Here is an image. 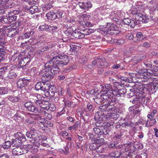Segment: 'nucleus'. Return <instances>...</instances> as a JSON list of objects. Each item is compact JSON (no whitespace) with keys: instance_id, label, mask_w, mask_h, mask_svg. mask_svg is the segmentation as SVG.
Returning a JSON list of instances; mask_svg holds the SVG:
<instances>
[{"instance_id":"f257e3e1","label":"nucleus","mask_w":158,"mask_h":158,"mask_svg":"<svg viewBox=\"0 0 158 158\" xmlns=\"http://www.w3.org/2000/svg\"><path fill=\"white\" fill-rule=\"evenodd\" d=\"M109 81L110 83H109V94L112 95V101H114L115 100V97H120L122 94H123L125 92L123 91L121 92V90L120 91L117 90L116 87L117 84L118 83L116 81V80L110 77H109Z\"/></svg>"},{"instance_id":"f03ea898","label":"nucleus","mask_w":158,"mask_h":158,"mask_svg":"<svg viewBox=\"0 0 158 158\" xmlns=\"http://www.w3.org/2000/svg\"><path fill=\"white\" fill-rule=\"evenodd\" d=\"M56 55V54L53 52L50 54H48L47 57L50 59L52 58V60L60 67L66 65L68 63L69 60L67 56L64 55L60 57Z\"/></svg>"},{"instance_id":"7ed1b4c3","label":"nucleus","mask_w":158,"mask_h":158,"mask_svg":"<svg viewBox=\"0 0 158 158\" xmlns=\"http://www.w3.org/2000/svg\"><path fill=\"white\" fill-rule=\"evenodd\" d=\"M21 22L17 21L13 23L10 26L11 27L6 30V33L8 36L10 37H13L18 33V29L21 24Z\"/></svg>"},{"instance_id":"20e7f679","label":"nucleus","mask_w":158,"mask_h":158,"mask_svg":"<svg viewBox=\"0 0 158 158\" xmlns=\"http://www.w3.org/2000/svg\"><path fill=\"white\" fill-rule=\"evenodd\" d=\"M14 135L16 138L12 140L11 143L13 147L16 148L19 147L22 142L25 141L26 140L25 135L20 132H17Z\"/></svg>"},{"instance_id":"39448f33","label":"nucleus","mask_w":158,"mask_h":158,"mask_svg":"<svg viewBox=\"0 0 158 158\" xmlns=\"http://www.w3.org/2000/svg\"><path fill=\"white\" fill-rule=\"evenodd\" d=\"M58 65L52 60V58L51 60L47 62L45 64L44 67L46 69H48V70H50L51 73L54 75L59 72Z\"/></svg>"},{"instance_id":"423d86ee","label":"nucleus","mask_w":158,"mask_h":158,"mask_svg":"<svg viewBox=\"0 0 158 158\" xmlns=\"http://www.w3.org/2000/svg\"><path fill=\"white\" fill-rule=\"evenodd\" d=\"M47 81L44 82H43V85L42 86V90L46 92L45 96L47 97L48 95L52 96L54 95L55 90L54 89L55 88L54 86H52L49 84L47 83Z\"/></svg>"},{"instance_id":"0eeeda50","label":"nucleus","mask_w":158,"mask_h":158,"mask_svg":"<svg viewBox=\"0 0 158 158\" xmlns=\"http://www.w3.org/2000/svg\"><path fill=\"white\" fill-rule=\"evenodd\" d=\"M108 63L105 62V58L104 57L101 58H97L94 60L93 61L91 65H89L88 67L92 68L91 67L95 68L98 67H100L103 65L107 66Z\"/></svg>"},{"instance_id":"6e6552de","label":"nucleus","mask_w":158,"mask_h":158,"mask_svg":"<svg viewBox=\"0 0 158 158\" xmlns=\"http://www.w3.org/2000/svg\"><path fill=\"white\" fill-rule=\"evenodd\" d=\"M87 17L86 14L80 15L78 16L80 24L84 27H90L93 26V24L91 23L88 22L86 21Z\"/></svg>"},{"instance_id":"1a4fd4ad","label":"nucleus","mask_w":158,"mask_h":158,"mask_svg":"<svg viewBox=\"0 0 158 158\" xmlns=\"http://www.w3.org/2000/svg\"><path fill=\"white\" fill-rule=\"evenodd\" d=\"M24 106L27 110L30 112L35 113H37L38 112L37 108L31 102H28L25 103Z\"/></svg>"},{"instance_id":"9d476101","label":"nucleus","mask_w":158,"mask_h":158,"mask_svg":"<svg viewBox=\"0 0 158 158\" xmlns=\"http://www.w3.org/2000/svg\"><path fill=\"white\" fill-rule=\"evenodd\" d=\"M109 25H110L109 26V30L110 31L109 32V35H116L121 33L119 29L115 24L109 23Z\"/></svg>"},{"instance_id":"9b49d317","label":"nucleus","mask_w":158,"mask_h":158,"mask_svg":"<svg viewBox=\"0 0 158 158\" xmlns=\"http://www.w3.org/2000/svg\"><path fill=\"white\" fill-rule=\"evenodd\" d=\"M123 22L125 24L130 25L131 28H133L135 25L139 24V21L131 19L129 18H125L123 19Z\"/></svg>"},{"instance_id":"f8f14e48","label":"nucleus","mask_w":158,"mask_h":158,"mask_svg":"<svg viewBox=\"0 0 158 158\" xmlns=\"http://www.w3.org/2000/svg\"><path fill=\"white\" fill-rule=\"evenodd\" d=\"M150 70H146V71L143 72L139 73H140V77L143 79V81H146L147 80L150 79L151 76H152L151 74V72Z\"/></svg>"},{"instance_id":"ddd939ff","label":"nucleus","mask_w":158,"mask_h":158,"mask_svg":"<svg viewBox=\"0 0 158 158\" xmlns=\"http://www.w3.org/2000/svg\"><path fill=\"white\" fill-rule=\"evenodd\" d=\"M30 81V80H27L24 78L19 79L17 82V86L18 88H22L26 86L28 83Z\"/></svg>"},{"instance_id":"4468645a","label":"nucleus","mask_w":158,"mask_h":158,"mask_svg":"<svg viewBox=\"0 0 158 158\" xmlns=\"http://www.w3.org/2000/svg\"><path fill=\"white\" fill-rule=\"evenodd\" d=\"M12 153L14 155L16 156L20 155L25 153V149L22 147H16L13 149Z\"/></svg>"},{"instance_id":"2eb2a0df","label":"nucleus","mask_w":158,"mask_h":158,"mask_svg":"<svg viewBox=\"0 0 158 158\" xmlns=\"http://www.w3.org/2000/svg\"><path fill=\"white\" fill-rule=\"evenodd\" d=\"M54 77V75L52 73L51 71L46 72L43 75L42 77V79L44 81H48L51 80Z\"/></svg>"},{"instance_id":"dca6fc26","label":"nucleus","mask_w":158,"mask_h":158,"mask_svg":"<svg viewBox=\"0 0 158 158\" xmlns=\"http://www.w3.org/2000/svg\"><path fill=\"white\" fill-rule=\"evenodd\" d=\"M93 130L95 133L97 135H101L104 134L105 135L108 134L109 133V130L108 128H104L103 131L99 128L94 127Z\"/></svg>"},{"instance_id":"f3484780","label":"nucleus","mask_w":158,"mask_h":158,"mask_svg":"<svg viewBox=\"0 0 158 158\" xmlns=\"http://www.w3.org/2000/svg\"><path fill=\"white\" fill-rule=\"evenodd\" d=\"M79 5L81 8L85 9L90 8L92 6L91 3L89 2H79Z\"/></svg>"},{"instance_id":"a211bd4d","label":"nucleus","mask_w":158,"mask_h":158,"mask_svg":"<svg viewBox=\"0 0 158 158\" xmlns=\"http://www.w3.org/2000/svg\"><path fill=\"white\" fill-rule=\"evenodd\" d=\"M138 17L135 19L136 20L142 22L143 23H147L149 21V19L145 16H143L142 14H139Z\"/></svg>"},{"instance_id":"6ab92c4d","label":"nucleus","mask_w":158,"mask_h":158,"mask_svg":"<svg viewBox=\"0 0 158 158\" xmlns=\"http://www.w3.org/2000/svg\"><path fill=\"white\" fill-rule=\"evenodd\" d=\"M112 95L109 94V111H113L115 109V107L114 105L115 102L116 100V98H115V100L114 101H111L112 100Z\"/></svg>"},{"instance_id":"aec40b11","label":"nucleus","mask_w":158,"mask_h":158,"mask_svg":"<svg viewBox=\"0 0 158 158\" xmlns=\"http://www.w3.org/2000/svg\"><path fill=\"white\" fill-rule=\"evenodd\" d=\"M40 10L37 6H33L27 10V12L31 14L39 12Z\"/></svg>"},{"instance_id":"412c9836","label":"nucleus","mask_w":158,"mask_h":158,"mask_svg":"<svg viewBox=\"0 0 158 158\" xmlns=\"http://www.w3.org/2000/svg\"><path fill=\"white\" fill-rule=\"evenodd\" d=\"M139 99V102L142 104L146 105L148 103H149V98L147 97H145L141 94L140 95V98Z\"/></svg>"},{"instance_id":"4be33fe9","label":"nucleus","mask_w":158,"mask_h":158,"mask_svg":"<svg viewBox=\"0 0 158 158\" xmlns=\"http://www.w3.org/2000/svg\"><path fill=\"white\" fill-rule=\"evenodd\" d=\"M73 36L75 38L78 39H81L85 37L84 33L78 31L76 30L74 31L73 33Z\"/></svg>"},{"instance_id":"5701e85b","label":"nucleus","mask_w":158,"mask_h":158,"mask_svg":"<svg viewBox=\"0 0 158 158\" xmlns=\"http://www.w3.org/2000/svg\"><path fill=\"white\" fill-rule=\"evenodd\" d=\"M149 90L152 92V94H155L158 90V84L156 83H153L150 87H149Z\"/></svg>"},{"instance_id":"b1692460","label":"nucleus","mask_w":158,"mask_h":158,"mask_svg":"<svg viewBox=\"0 0 158 158\" xmlns=\"http://www.w3.org/2000/svg\"><path fill=\"white\" fill-rule=\"evenodd\" d=\"M47 139V138L46 137H44L43 138H41L40 139L38 140L35 141L36 143H38L39 145H41L43 146L47 147L48 146V145L45 143L44 142Z\"/></svg>"},{"instance_id":"393cba45","label":"nucleus","mask_w":158,"mask_h":158,"mask_svg":"<svg viewBox=\"0 0 158 158\" xmlns=\"http://www.w3.org/2000/svg\"><path fill=\"white\" fill-rule=\"evenodd\" d=\"M35 103L38 106H39L41 108L43 109H46V107H43V105L44 104H45L46 105H48V101H45L44 100H36L35 102Z\"/></svg>"},{"instance_id":"a878e982","label":"nucleus","mask_w":158,"mask_h":158,"mask_svg":"<svg viewBox=\"0 0 158 158\" xmlns=\"http://www.w3.org/2000/svg\"><path fill=\"white\" fill-rule=\"evenodd\" d=\"M149 70L152 71L150 72L152 76H158V68L157 66H153L151 68V69H149Z\"/></svg>"},{"instance_id":"bb28decb","label":"nucleus","mask_w":158,"mask_h":158,"mask_svg":"<svg viewBox=\"0 0 158 158\" xmlns=\"http://www.w3.org/2000/svg\"><path fill=\"white\" fill-rule=\"evenodd\" d=\"M23 148L25 149V153H27V151H30L31 152H33L34 153L35 152L32 151L33 149L35 150V152H36L37 150V149L36 148H33V146L31 145H27L25 146L24 147H23Z\"/></svg>"},{"instance_id":"cd10ccee","label":"nucleus","mask_w":158,"mask_h":158,"mask_svg":"<svg viewBox=\"0 0 158 158\" xmlns=\"http://www.w3.org/2000/svg\"><path fill=\"white\" fill-rule=\"evenodd\" d=\"M48 27L49 25L45 23H44L39 27L38 30L39 31H48Z\"/></svg>"},{"instance_id":"c85d7f7f","label":"nucleus","mask_w":158,"mask_h":158,"mask_svg":"<svg viewBox=\"0 0 158 158\" xmlns=\"http://www.w3.org/2000/svg\"><path fill=\"white\" fill-rule=\"evenodd\" d=\"M122 135L120 131H118L116 132H114V134L112 136H113V141L114 140H118L121 138Z\"/></svg>"},{"instance_id":"c756f323","label":"nucleus","mask_w":158,"mask_h":158,"mask_svg":"<svg viewBox=\"0 0 158 158\" xmlns=\"http://www.w3.org/2000/svg\"><path fill=\"white\" fill-rule=\"evenodd\" d=\"M46 16L48 19L51 20H54L56 19V13L52 12H49L48 13Z\"/></svg>"},{"instance_id":"7c9ffc66","label":"nucleus","mask_w":158,"mask_h":158,"mask_svg":"<svg viewBox=\"0 0 158 158\" xmlns=\"http://www.w3.org/2000/svg\"><path fill=\"white\" fill-rule=\"evenodd\" d=\"M17 76L16 73L13 71H10L8 73L7 77L10 79H15Z\"/></svg>"},{"instance_id":"2f4dec72","label":"nucleus","mask_w":158,"mask_h":158,"mask_svg":"<svg viewBox=\"0 0 158 158\" xmlns=\"http://www.w3.org/2000/svg\"><path fill=\"white\" fill-rule=\"evenodd\" d=\"M6 6H4L2 2H0V14H3L4 13L5 10L7 9L10 8L11 6H8L6 5Z\"/></svg>"},{"instance_id":"473e14b6","label":"nucleus","mask_w":158,"mask_h":158,"mask_svg":"<svg viewBox=\"0 0 158 158\" xmlns=\"http://www.w3.org/2000/svg\"><path fill=\"white\" fill-rule=\"evenodd\" d=\"M104 139L103 138L100 139L99 137L94 138L93 140H92V141L95 142L98 146H99V144H102L103 141Z\"/></svg>"},{"instance_id":"72a5a7b5","label":"nucleus","mask_w":158,"mask_h":158,"mask_svg":"<svg viewBox=\"0 0 158 158\" xmlns=\"http://www.w3.org/2000/svg\"><path fill=\"white\" fill-rule=\"evenodd\" d=\"M34 32L33 30H31L28 32H26L22 36L23 39L29 38L31 35H32Z\"/></svg>"},{"instance_id":"f704fd0d","label":"nucleus","mask_w":158,"mask_h":158,"mask_svg":"<svg viewBox=\"0 0 158 158\" xmlns=\"http://www.w3.org/2000/svg\"><path fill=\"white\" fill-rule=\"evenodd\" d=\"M52 6V3H50L43 5L42 8L44 11H47L51 8Z\"/></svg>"},{"instance_id":"c9c22d12","label":"nucleus","mask_w":158,"mask_h":158,"mask_svg":"<svg viewBox=\"0 0 158 158\" xmlns=\"http://www.w3.org/2000/svg\"><path fill=\"white\" fill-rule=\"evenodd\" d=\"M8 15L9 21L10 23L15 20L17 19V16L16 15H13L11 13L9 12Z\"/></svg>"},{"instance_id":"e433bc0d","label":"nucleus","mask_w":158,"mask_h":158,"mask_svg":"<svg viewBox=\"0 0 158 158\" xmlns=\"http://www.w3.org/2000/svg\"><path fill=\"white\" fill-rule=\"evenodd\" d=\"M8 99L13 102H15L19 101L20 98L19 96H10L9 97Z\"/></svg>"},{"instance_id":"4c0bfd02","label":"nucleus","mask_w":158,"mask_h":158,"mask_svg":"<svg viewBox=\"0 0 158 158\" xmlns=\"http://www.w3.org/2000/svg\"><path fill=\"white\" fill-rule=\"evenodd\" d=\"M9 0H0V2H2L4 6H11L10 8L12 7L13 4L12 2H9Z\"/></svg>"},{"instance_id":"58836bf2","label":"nucleus","mask_w":158,"mask_h":158,"mask_svg":"<svg viewBox=\"0 0 158 158\" xmlns=\"http://www.w3.org/2000/svg\"><path fill=\"white\" fill-rule=\"evenodd\" d=\"M72 143L71 142H68L67 145L65 148V151H62V153H64L66 155L68 154L69 153V149Z\"/></svg>"},{"instance_id":"ea45409f","label":"nucleus","mask_w":158,"mask_h":158,"mask_svg":"<svg viewBox=\"0 0 158 158\" xmlns=\"http://www.w3.org/2000/svg\"><path fill=\"white\" fill-rule=\"evenodd\" d=\"M1 19V22L3 23L10 24V22L9 21L8 17L7 18L6 16H2Z\"/></svg>"},{"instance_id":"a19ab883","label":"nucleus","mask_w":158,"mask_h":158,"mask_svg":"<svg viewBox=\"0 0 158 158\" xmlns=\"http://www.w3.org/2000/svg\"><path fill=\"white\" fill-rule=\"evenodd\" d=\"M141 95V94H139L137 96H134L133 97V99L132 101L131 100L130 101V102H132L133 104L137 102H139V99H140Z\"/></svg>"},{"instance_id":"79ce46f5","label":"nucleus","mask_w":158,"mask_h":158,"mask_svg":"<svg viewBox=\"0 0 158 158\" xmlns=\"http://www.w3.org/2000/svg\"><path fill=\"white\" fill-rule=\"evenodd\" d=\"M98 146L95 142L92 141V143L89 144V147L91 150L96 151V148H97V147Z\"/></svg>"},{"instance_id":"37998d69","label":"nucleus","mask_w":158,"mask_h":158,"mask_svg":"<svg viewBox=\"0 0 158 158\" xmlns=\"http://www.w3.org/2000/svg\"><path fill=\"white\" fill-rule=\"evenodd\" d=\"M74 31H73V29L70 27L67 29L65 31V33L68 36H70L72 35L73 36V33Z\"/></svg>"},{"instance_id":"c03bdc74","label":"nucleus","mask_w":158,"mask_h":158,"mask_svg":"<svg viewBox=\"0 0 158 158\" xmlns=\"http://www.w3.org/2000/svg\"><path fill=\"white\" fill-rule=\"evenodd\" d=\"M157 110L155 109L152 110V111L150 112V114L148 115V117L150 119L152 118L155 115V114L157 113Z\"/></svg>"},{"instance_id":"a18cd8bd","label":"nucleus","mask_w":158,"mask_h":158,"mask_svg":"<svg viewBox=\"0 0 158 158\" xmlns=\"http://www.w3.org/2000/svg\"><path fill=\"white\" fill-rule=\"evenodd\" d=\"M12 144L10 141H6L2 145L3 148L4 149H8L9 148Z\"/></svg>"},{"instance_id":"49530a36","label":"nucleus","mask_w":158,"mask_h":158,"mask_svg":"<svg viewBox=\"0 0 158 158\" xmlns=\"http://www.w3.org/2000/svg\"><path fill=\"white\" fill-rule=\"evenodd\" d=\"M118 114L115 113H113L110 112L109 113V120L111 119H115L118 118Z\"/></svg>"},{"instance_id":"de8ad7c7","label":"nucleus","mask_w":158,"mask_h":158,"mask_svg":"<svg viewBox=\"0 0 158 158\" xmlns=\"http://www.w3.org/2000/svg\"><path fill=\"white\" fill-rule=\"evenodd\" d=\"M84 35L85 36V35H88L91 33H93L94 32V30L92 29H86L84 31Z\"/></svg>"},{"instance_id":"09e8293b","label":"nucleus","mask_w":158,"mask_h":158,"mask_svg":"<svg viewBox=\"0 0 158 158\" xmlns=\"http://www.w3.org/2000/svg\"><path fill=\"white\" fill-rule=\"evenodd\" d=\"M7 66H5L0 69V78L7 71Z\"/></svg>"},{"instance_id":"8fccbe9b","label":"nucleus","mask_w":158,"mask_h":158,"mask_svg":"<svg viewBox=\"0 0 158 158\" xmlns=\"http://www.w3.org/2000/svg\"><path fill=\"white\" fill-rule=\"evenodd\" d=\"M136 36L138 40H143V35L142 32H137L136 35Z\"/></svg>"},{"instance_id":"3c124183","label":"nucleus","mask_w":158,"mask_h":158,"mask_svg":"<svg viewBox=\"0 0 158 158\" xmlns=\"http://www.w3.org/2000/svg\"><path fill=\"white\" fill-rule=\"evenodd\" d=\"M103 151V146L102 144H99L97 147L96 151L98 153L102 152Z\"/></svg>"},{"instance_id":"603ef678","label":"nucleus","mask_w":158,"mask_h":158,"mask_svg":"<svg viewBox=\"0 0 158 158\" xmlns=\"http://www.w3.org/2000/svg\"><path fill=\"white\" fill-rule=\"evenodd\" d=\"M114 41L116 42L115 44L118 45L122 44L124 43V40L122 38H119L118 39H116Z\"/></svg>"},{"instance_id":"864d4df0","label":"nucleus","mask_w":158,"mask_h":158,"mask_svg":"<svg viewBox=\"0 0 158 158\" xmlns=\"http://www.w3.org/2000/svg\"><path fill=\"white\" fill-rule=\"evenodd\" d=\"M43 85V82H38L35 85V88L36 90H39L40 89L42 90V86Z\"/></svg>"},{"instance_id":"5fc2aeb1","label":"nucleus","mask_w":158,"mask_h":158,"mask_svg":"<svg viewBox=\"0 0 158 158\" xmlns=\"http://www.w3.org/2000/svg\"><path fill=\"white\" fill-rule=\"evenodd\" d=\"M35 116V115H32L31 117L29 118H28L27 119H26V121L27 123H33L34 122V119L33 118Z\"/></svg>"},{"instance_id":"6e6d98bb","label":"nucleus","mask_w":158,"mask_h":158,"mask_svg":"<svg viewBox=\"0 0 158 158\" xmlns=\"http://www.w3.org/2000/svg\"><path fill=\"white\" fill-rule=\"evenodd\" d=\"M80 123L79 121H77L74 124L73 126V129L76 130L80 126Z\"/></svg>"},{"instance_id":"4d7b16f0","label":"nucleus","mask_w":158,"mask_h":158,"mask_svg":"<svg viewBox=\"0 0 158 158\" xmlns=\"http://www.w3.org/2000/svg\"><path fill=\"white\" fill-rule=\"evenodd\" d=\"M57 29V27L56 26H54L53 25H49L48 31H52L56 30Z\"/></svg>"},{"instance_id":"13d9d810","label":"nucleus","mask_w":158,"mask_h":158,"mask_svg":"<svg viewBox=\"0 0 158 158\" xmlns=\"http://www.w3.org/2000/svg\"><path fill=\"white\" fill-rule=\"evenodd\" d=\"M37 94L36 93L31 94L30 96V98L35 102L36 100H38L37 99Z\"/></svg>"},{"instance_id":"bf43d9fd","label":"nucleus","mask_w":158,"mask_h":158,"mask_svg":"<svg viewBox=\"0 0 158 158\" xmlns=\"http://www.w3.org/2000/svg\"><path fill=\"white\" fill-rule=\"evenodd\" d=\"M132 14L134 15L135 16V19L137 17H138L139 15V14H141V13H139V11L137 10H132L131 11Z\"/></svg>"},{"instance_id":"052dcab7","label":"nucleus","mask_w":158,"mask_h":158,"mask_svg":"<svg viewBox=\"0 0 158 158\" xmlns=\"http://www.w3.org/2000/svg\"><path fill=\"white\" fill-rule=\"evenodd\" d=\"M45 98H46L45 97L41 95L37 94V99H38V100L45 101Z\"/></svg>"},{"instance_id":"680f3d73","label":"nucleus","mask_w":158,"mask_h":158,"mask_svg":"<svg viewBox=\"0 0 158 158\" xmlns=\"http://www.w3.org/2000/svg\"><path fill=\"white\" fill-rule=\"evenodd\" d=\"M7 93V89L3 87L0 88V94H4Z\"/></svg>"},{"instance_id":"e2e57ef3","label":"nucleus","mask_w":158,"mask_h":158,"mask_svg":"<svg viewBox=\"0 0 158 158\" xmlns=\"http://www.w3.org/2000/svg\"><path fill=\"white\" fill-rule=\"evenodd\" d=\"M55 13L56 15V19H59L61 18L62 17L63 13L62 12L58 11L56 13Z\"/></svg>"},{"instance_id":"0e129e2a","label":"nucleus","mask_w":158,"mask_h":158,"mask_svg":"<svg viewBox=\"0 0 158 158\" xmlns=\"http://www.w3.org/2000/svg\"><path fill=\"white\" fill-rule=\"evenodd\" d=\"M126 38L130 40H132L134 38L133 35L131 34H129L126 36Z\"/></svg>"},{"instance_id":"69168bd1","label":"nucleus","mask_w":158,"mask_h":158,"mask_svg":"<svg viewBox=\"0 0 158 158\" xmlns=\"http://www.w3.org/2000/svg\"><path fill=\"white\" fill-rule=\"evenodd\" d=\"M112 126V127L114 128V127L116 126L115 123L113 120L111 119L109 120V127Z\"/></svg>"},{"instance_id":"338daca9","label":"nucleus","mask_w":158,"mask_h":158,"mask_svg":"<svg viewBox=\"0 0 158 158\" xmlns=\"http://www.w3.org/2000/svg\"><path fill=\"white\" fill-rule=\"evenodd\" d=\"M45 115L46 117L48 119H50L52 118V114H50L47 113L45 111L44 112Z\"/></svg>"},{"instance_id":"774afa93","label":"nucleus","mask_w":158,"mask_h":158,"mask_svg":"<svg viewBox=\"0 0 158 158\" xmlns=\"http://www.w3.org/2000/svg\"><path fill=\"white\" fill-rule=\"evenodd\" d=\"M87 60V58L85 56L82 58H81L79 59V61L80 63L82 64L84 63Z\"/></svg>"}]
</instances>
